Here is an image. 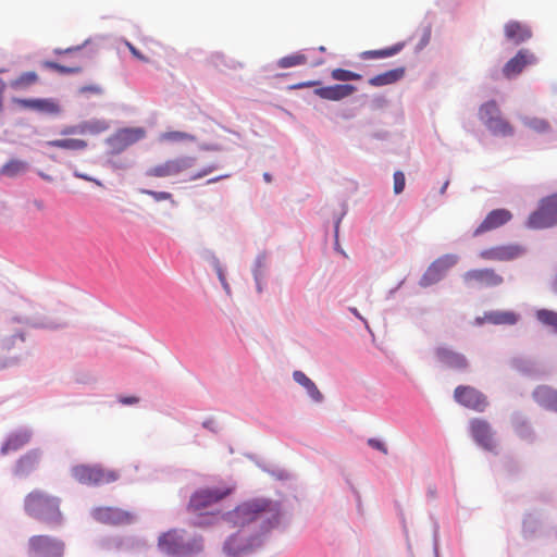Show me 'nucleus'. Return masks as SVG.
<instances>
[{
    "label": "nucleus",
    "mask_w": 557,
    "mask_h": 557,
    "mask_svg": "<svg viewBox=\"0 0 557 557\" xmlns=\"http://www.w3.org/2000/svg\"><path fill=\"white\" fill-rule=\"evenodd\" d=\"M25 513L49 527H59L63 522L61 498L42 488H34L23 500Z\"/></svg>",
    "instance_id": "f257e3e1"
},
{
    "label": "nucleus",
    "mask_w": 557,
    "mask_h": 557,
    "mask_svg": "<svg viewBox=\"0 0 557 557\" xmlns=\"http://www.w3.org/2000/svg\"><path fill=\"white\" fill-rule=\"evenodd\" d=\"M282 510L277 502L257 498L246 504V524L252 530L260 529L267 533L277 527L281 520Z\"/></svg>",
    "instance_id": "f03ea898"
},
{
    "label": "nucleus",
    "mask_w": 557,
    "mask_h": 557,
    "mask_svg": "<svg viewBox=\"0 0 557 557\" xmlns=\"http://www.w3.org/2000/svg\"><path fill=\"white\" fill-rule=\"evenodd\" d=\"M195 158L189 156H182L174 159L166 160L163 163L149 168L145 175L154 178H165L172 176L187 175L188 181H195L206 176L210 170L193 171Z\"/></svg>",
    "instance_id": "7ed1b4c3"
},
{
    "label": "nucleus",
    "mask_w": 557,
    "mask_h": 557,
    "mask_svg": "<svg viewBox=\"0 0 557 557\" xmlns=\"http://www.w3.org/2000/svg\"><path fill=\"white\" fill-rule=\"evenodd\" d=\"M71 473L76 481L87 485L109 484L119 479L116 471L100 466L78 465L72 468Z\"/></svg>",
    "instance_id": "20e7f679"
},
{
    "label": "nucleus",
    "mask_w": 557,
    "mask_h": 557,
    "mask_svg": "<svg viewBox=\"0 0 557 557\" xmlns=\"http://www.w3.org/2000/svg\"><path fill=\"white\" fill-rule=\"evenodd\" d=\"M233 487H207L195 492L189 500L188 509L199 516L207 513L211 506L219 503L233 492Z\"/></svg>",
    "instance_id": "39448f33"
},
{
    "label": "nucleus",
    "mask_w": 557,
    "mask_h": 557,
    "mask_svg": "<svg viewBox=\"0 0 557 557\" xmlns=\"http://www.w3.org/2000/svg\"><path fill=\"white\" fill-rule=\"evenodd\" d=\"M527 225L531 228H547L557 225V193L543 198L532 212Z\"/></svg>",
    "instance_id": "423d86ee"
},
{
    "label": "nucleus",
    "mask_w": 557,
    "mask_h": 557,
    "mask_svg": "<svg viewBox=\"0 0 557 557\" xmlns=\"http://www.w3.org/2000/svg\"><path fill=\"white\" fill-rule=\"evenodd\" d=\"M28 554L34 557H63L64 543L49 535H33L28 540Z\"/></svg>",
    "instance_id": "0eeeda50"
},
{
    "label": "nucleus",
    "mask_w": 557,
    "mask_h": 557,
    "mask_svg": "<svg viewBox=\"0 0 557 557\" xmlns=\"http://www.w3.org/2000/svg\"><path fill=\"white\" fill-rule=\"evenodd\" d=\"M455 400L473 411L483 412L487 406V397L478 388L470 385H459L454 391Z\"/></svg>",
    "instance_id": "6e6552de"
},
{
    "label": "nucleus",
    "mask_w": 557,
    "mask_h": 557,
    "mask_svg": "<svg viewBox=\"0 0 557 557\" xmlns=\"http://www.w3.org/2000/svg\"><path fill=\"white\" fill-rule=\"evenodd\" d=\"M146 132L141 127L122 128L114 133L107 139L109 146V153L112 156L119 154L129 146L143 139Z\"/></svg>",
    "instance_id": "1a4fd4ad"
},
{
    "label": "nucleus",
    "mask_w": 557,
    "mask_h": 557,
    "mask_svg": "<svg viewBox=\"0 0 557 557\" xmlns=\"http://www.w3.org/2000/svg\"><path fill=\"white\" fill-rule=\"evenodd\" d=\"M462 280L469 287H496L504 282L503 276L491 268L469 270Z\"/></svg>",
    "instance_id": "9d476101"
},
{
    "label": "nucleus",
    "mask_w": 557,
    "mask_h": 557,
    "mask_svg": "<svg viewBox=\"0 0 557 557\" xmlns=\"http://www.w3.org/2000/svg\"><path fill=\"white\" fill-rule=\"evenodd\" d=\"M525 248L518 244L499 245L480 251L479 256L485 261H512L520 258Z\"/></svg>",
    "instance_id": "9b49d317"
},
{
    "label": "nucleus",
    "mask_w": 557,
    "mask_h": 557,
    "mask_svg": "<svg viewBox=\"0 0 557 557\" xmlns=\"http://www.w3.org/2000/svg\"><path fill=\"white\" fill-rule=\"evenodd\" d=\"M470 433L475 443L483 449L494 451L496 448V441L491 424L484 420L474 418L469 423Z\"/></svg>",
    "instance_id": "f8f14e48"
},
{
    "label": "nucleus",
    "mask_w": 557,
    "mask_h": 557,
    "mask_svg": "<svg viewBox=\"0 0 557 557\" xmlns=\"http://www.w3.org/2000/svg\"><path fill=\"white\" fill-rule=\"evenodd\" d=\"M457 263V257L454 255H445L436 259L425 271L421 277L420 285L423 287L433 285L441 281L445 273Z\"/></svg>",
    "instance_id": "ddd939ff"
},
{
    "label": "nucleus",
    "mask_w": 557,
    "mask_h": 557,
    "mask_svg": "<svg viewBox=\"0 0 557 557\" xmlns=\"http://www.w3.org/2000/svg\"><path fill=\"white\" fill-rule=\"evenodd\" d=\"M92 516L99 522L113 525L127 524L134 520L132 512L115 507L96 508Z\"/></svg>",
    "instance_id": "4468645a"
},
{
    "label": "nucleus",
    "mask_w": 557,
    "mask_h": 557,
    "mask_svg": "<svg viewBox=\"0 0 557 557\" xmlns=\"http://www.w3.org/2000/svg\"><path fill=\"white\" fill-rule=\"evenodd\" d=\"M536 57L528 49L519 50L515 57L506 62L503 67V74L507 78L519 75L525 66L536 63Z\"/></svg>",
    "instance_id": "2eb2a0df"
},
{
    "label": "nucleus",
    "mask_w": 557,
    "mask_h": 557,
    "mask_svg": "<svg viewBox=\"0 0 557 557\" xmlns=\"http://www.w3.org/2000/svg\"><path fill=\"white\" fill-rule=\"evenodd\" d=\"M22 109L33 110L39 113L58 115L61 112L60 104L58 101L51 98H38V99H14Z\"/></svg>",
    "instance_id": "dca6fc26"
},
{
    "label": "nucleus",
    "mask_w": 557,
    "mask_h": 557,
    "mask_svg": "<svg viewBox=\"0 0 557 557\" xmlns=\"http://www.w3.org/2000/svg\"><path fill=\"white\" fill-rule=\"evenodd\" d=\"M512 218V214L507 209H495L487 213L485 219L481 222V224L473 232L474 236H479L483 233L493 231L498 228L509 222Z\"/></svg>",
    "instance_id": "f3484780"
},
{
    "label": "nucleus",
    "mask_w": 557,
    "mask_h": 557,
    "mask_svg": "<svg viewBox=\"0 0 557 557\" xmlns=\"http://www.w3.org/2000/svg\"><path fill=\"white\" fill-rule=\"evenodd\" d=\"M520 315L515 311L493 310L485 312L482 317L475 319L478 325L490 323L494 325H515L518 323Z\"/></svg>",
    "instance_id": "a211bd4d"
},
{
    "label": "nucleus",
    "mask_w": 557,
    "mask_h": 557,
    "mask_svg": "<svg viewBox=\"0 0 557 557\" xmlns=\"http://www.w3.org/2000/svg\"><path fill=\"white\" fill-rule=\"evenodd\" d=\"M41 453L37 449L29 450L16 462L14 474L20 478H27L39 469Z\"/></svg>",
    "instance_id": "6ab92c4d"
},
{
    "label": "nucleus",
    "mask_w": 557,
    "mask_h": 557,
    "mask_svg": "<svg viewBox=\"0 0 557 557\" xmlns=\"http://www.w3.org/2000/svg\"><path fill=\"white\" fill-rule=\"evenodd\" d=\"M504 33L507 40L520 45L532 37L531 28L518 21H510L505 24Z\"/></svg>",
    "instance_id": "aec40b11"
},
{
    "label": "nucleus",
    "mask_w": 557,
    "mask_h": 557,
    "mask_svg": "<svg viewBox=\"0 0 557 557\" xmlns=\"http://www.w3.org/2000/svg\"><path fill=\"white\" fill-rule=\"evenodd\" d=\"M356 87L349 84L333 85L315 89V95L320 98L331 101H339L351 96L356 91Z\"/></svg>",
    "instance_id": "412c9836"
},
{
    "label": "nucleus",
    "mask_w": 557,
    "mask_h": 557,
    "mask_svg": "<svg viewBox=\"0 0 557 557\" xmlns=\"http://www.w3.org/2000/svg\"><path fill=\"white\" fill-rule=\"evenodd\" d=\"M436 356L441 362L445 366L456 369V370H466L469 366L468 360L465 355L451 350L449 348L440 347L436 349Z\"/></svg>",
    "instance_id": "4be33fe9"
},
{
    "label": "nucleus",
    "mask_w": 557,
    "mask_h": 557,
    "mask_svg": "<svg viewBox=\"0 0 557 557\" xmlns=\"http://www.w3.org/2000/svg\"><path fill=\"white\" fill-rule=\"evenodd\" d=\"M159 547L169 555H176L183 552L182 537L176 531H170L159 537Z\"/></svg>",
    "instance_id": "5701e85b"
},
{
    "label": "nucleus",
    "mask_w": 557,
    "mask_h": 557,
    "mask_svg": "<svg viewBox=\"0 0 557 557\" xmlns=\"http://www.w3.org/2000/svg\"><path fill=\"white\" fill-rule=\"evenodd\" d=\"M535 401L546 409L557 411V392L548 386H539L533 392Z\"/></svg>",
    "instance_id": "b1692460"
},
{
    "label": "nucleus",
    "mask_w": 557,
    "mask_h": 557,
    "mask_svg": "<svg viewBox=\"0 0 557 557\" xmlns=\"http://www.w3.org/2000/svg\"><path fill=\"white\" fill-rule=\"evenodd\" d=\"M405 75L404 67H397L384 73L377 74L369 79V84L373 87H381L386 85H392L399 79H401Z\"/></svg>",
    "instance_id": "393cba45"
},
{
    "label": "nucleus",
    "mask_w": 557,
    "mask_h": 557,
    "mask_svg": "<svg viewBox=\"0 0 557 557\" xmlns=\"http://www.w3.org/2000/svg\"><path fill=\"white\" fill-rule=\"evenodd\" d=\"M294 380L301 385L308 393V395L317 403L322 401L323 395L317 387L313 381H311L304 372L295 371L293 373Z\"/></svg>",
    "instance_id": "a878e982"
},
{
    "label": "nucleus",
    "mask_w": 557,
    "mask_h": 557,
    "mask_svg": "<svg viewBox=\"0 0 557 557\" xmlns=\"http://www.w3.org/2000/svg\"><path fill=\"white\" fill-rule=\"evenodd\" d=\"M29 441V434L27 432H21L12 434L8 437L5 443L1 447V453L3 455L15 451L26 445Z\"/></svg>",
    "instance_id": "bb28decb"
},
{
    "label": "nucleus",
    "mask_w": 557,
    "mask_h": 557,
    "mask_svg": "<svg viewBox=\"0 0 557 557\" xmlns=\"http://www.w3.org/2000/svg\"><path fill=\"white\" fill-rule=\"evenodd\" d=\"M404 47L405 44L398 42L384 49L363 51L361 58L364 60L389 58L400 52Z\"/></svg>",
    "instance_id": "cd10ccee"
},
{
    "label": "nucleus",
    "mask_w": 557,
    "mask_h": 557,
    "mask_svg": "<svg viewBox=\"0 0 557 557\" xmlns=\"http://www.w3.org/2000/svg\"><path fill=\"white\" fill-rule=\"evenodd\" d=\"M244 550V536L240 531L230 536L224 544V552L227 557H240Z\"/></svg>",
    "instance_id": "c85d7f7f"
},
{
    "label": "nucleus",
    "mask_w": 557,
    "mask_h": 557,
    "mask_svg": "<svg viewBox=\"0 0 557 557\" xmlns=\"http://www.w3.org/2000/svg\"><path fill=\"white\" fill-rule=\"evenodd\" d=\"M47 146L65 149V150H84L87 147V141L77 138H64V139H54L47 141Z\"/></svg>",
    "instance_id": "c756f323"
},
{
    "label": "nucleus",
    "mask_w": 557,
    "mask_h": 557,
    "mask_svg": "<svg viewBox=\"0 0 557 557\" xmlns=\"http://www.w3.org/2000/svg\"><path fill=\"white\" fill-rule=\"evenodd\" d=\"M534 315L539 323L557 333V311L543 308L537 309Z\"/></svg>",
    "instance_id": "7c9ffc66"
},
{
    "label": "nucleus",
    "mask_w": 557,
    "mask_h": 557,
    "mask_svg": "<svg viewBox=\"0 0 557 557\" xmlns=\"http://www.w3.org/2000/svg\"><path fill=\"white\" fill-rule=\"evenodd\" d=\"M486 127L490 132L497 136L506 137L513 135V127L507 120L502 116V114L488 123Z\"/></svg>",
    "instance_id": "2f4dec72"
},
{
    "label": "nucleus",
    "mask_w": 557,
    "mask_h": 557,
    "mask_svg": "<svg viewBox=\"0 0 557 557\" xmlns=\"http://www.w3.org/2000/svg\"><path fill=\"white\" fill-rule=\"evenodd\" d=\"M500 114L502 112L495 100L483 103L479 109V117L485 126Z\"/></svg>",
    "instance_id": "473e14b6"
},
{
    "label": "nucleus",
    "mask_w": 557,
    "mask_h": 557,
    "mask_svg": "<svg viewBox=\"0 0 557 557\" xmlns=\"http://www.w3.org/2000/svg\"><path fill=\"white\" fill-rule=\"evenodd\" d=\"M522 123L524 126L539 134H546L552 129L549 122L543 117L524 116L522 117Z\"/></svg>",
    "instance_id": "72a5a7b5"
},
{
    "label": "nucleus",
    "mask_w": 557,
    "mask_h": 557,
    "mask_svg": "<svg viewBox=\"0 0 557 557\" xmlns=\"http://www.w3.org/2000/svg\"><path fill=\"white\" fill-rule=\"evenodd\" d=\"M38 81L39 77L36 72H24L11 82V87L14 89H27L28 87L35 85Z\"/></svg>",
    "instance_id": "f704fd0d"
},
{
    "label": "nucleus",
    "mask_w": 557,
    "mask_h": 557,
    "mask_svg": "<svg viewBox=\"0 0 557 557\" xmlns=\"http://www.w3.org/2000/svg\"><path fill=\"white\" fill-rule=\"evenodd\" d=\"M27 168L26 162L17 159H12L2 165L0 173L8 177H14L23 173Z\"/></svg>",
    "instance_id": "c9c22d12"
},
{
    "label": "nucleus",
    "mask_w": 557,
    "mask_h": 557,
    "mask_svg": "<svg viewBox=\"0 0 557 557\" xmlns=\"http://www.w3.org/2000/svg\"><path fill=\"white\" fill-rule=\"evenodd\" d=\"M82 134L97 135L109 129V123L104 120H91L81 123Z\"/></svg>",
    "instance_id": "e433bc0d"
},
{
    "label": "nucleus",
    "mask_w": 557,
    "mask_h": 557,
    "mask_svg": "<svg viewBox=\"0 0 557 557\" xmlns=\"http://www.w3.org/2000/svg\"><path fill=\"white\" fill-rule=\"evenodd\" d=\"M307 61H308V58L304 53L297 52V53L281 58L277 61V66L281 69L300 66V65H305L307 63Z\"/></svg>",
    "instance_id": "4c0bfd02"
},
{
    "label": "nucleus",
    "mask_w": 557,
    "mask_h": 557,
    "mask_svg": "<svg viewBox=\"0 0 557 557\" xmlns=\"http://www.w3.org/2000/svg\"><path fill=\"white\" fill-rule=\"evenodd\" d=\"M42 66L49 70H53L60 74H75L82 71V66L79 63H74L72 65H63L53 61H44Z\"/></svg>",
    "instance_id": "58836bf2"
},
{
    "label": "nucleus",
    "mask_w": 557,
    "mask_h": 557,
    "mask_svg": "<svg viewBox=\"0 0 557 557\" xmlns=\"http://www.w3.org/2000/svg\"><path fill=\"white\" fill-rule=\"evenodd\" d=\"M331 76L333 79L339 82L360 81L362 78L360 74L345 69H334L331 72Z\"/></svg>",
    "instance_id": "ea45409f"
},
{
    "label": "nucleus",
    "mask_w": 557,
    "mask_h": 557,
    "mask_svg": "<svg viewBox=\"0 0 557 557\" xmlns=\"http://www.w3.org/2000/svg\"><path fill=\"white\" fill-rule=\"evenodd\" d=\"M222 519L232 527H240L244 523V512L240 507H236L233 511L224 515Z\"/></svg>",
    "instance_id": "a19ab883"
},
{
    "label": "nucleus",
    "mask_w": 557,
    "mask_h": 557,
    "mask_svg": "<svg viewBox=\"0 0 557 557\" xmlns=\"http://www.w3.org/2000/svg\"><path fill=\"white\" fill-rule=\"evenodd\" d=\"M162 140L166 141H186V140H195V137L185 132H166L161 136Z\"/></svg>",
    "instance_id": "79ce46f5"
},
{
    "label": "nucleus",
    "mask_w": 557,
    "mask_h": 557,
    "mask_svg": "<svg viewBox=\"0 0 557 557\" xmlns=\"http://www.w3.org/2000/svg\"><path fill=\"white\" fill-rule=\"evenodd\" d=\"M405 174L401 171H396L394 173V193L400 194L405 188Z\"/></svg>",
    "instance_id": "37998d69"
},
{
    "label": "nucleus",
    "mask_w": 557,
    "mask_h": 557,
    "mask_svg": "<svg viewBox=\"0 0 557 557\" xmlns=\"http://www.w3.org/2000/svg\"><path fill=\"white\" fill-rule=\"evenodd\" d=\"M141 193L151 196L156 201L172 199V194H170L168 191H154V190L143 189Z\"/></svg>",
    "instance_id": "c03bdc74"
},
{
    "label": "nucleus",
    "mask_w": 557,
    "mask_h": 557,
    "mask_svg": "<svg viewBox=\"0 0 557 557\" xmlns=\"http://www.w3.org/2000/svg\"><path fill=\"white\" fill-rule=\"evenodd\" d=\"M103 92V89L101 86L92 84V85H85L79 88V94L86 95V94H92V95H101Z\"/></svg>",
    "instance_id": "a18cd8bd"
},
{
    "label": "nucleus",
    "mask_w": 557,
    "mask_h": 557,
    "mask_svg": "<svg viewBox=\"0 0 557 557\" xmlns=\"http://www.w3.org/2000/svg\"><path fill=\"white\" fill-rule=\"evenodd\" d=\"M213 264H214L216 274L219 276V280L222 283L224 289L226 290V293H230V287H228V284L225 281V275H224L223 269L221 268L219 261L215 258L213 260Z\"/></svg>",
    "instance_id": "49530a36"
},
{
    "label": "nucleus",
    "mask_w": 557,
    "mask_h": 557,
    "mask_svg": "<svg viewBox=\"0 0 557 557\" xmlns=\"http://www.w3.org/2000/svg\"><path fill=\"white\" fill-rule=\"evenodd\" d=\"M368 445L374 449L382 451L384 455H387V453H388L386 445L376 438H369Z\"/></svg>",
    "instance_id": "de8ad7c7"
},
{
    "label": "nucleus",
    "mask_w": 557,
    "mask_h": 557,
    "mask_svg": "<svg viewBox=\"0 0 557 557\" xmlns=\"http://www.w3.org/2000/svg\"><path fill=\"white\" fill-rule=\"evenodd\" d=\"M126 47L134 58L139 61L148 62L149 60L131 42L126 41Z\"/></svg>",
    "instance_id": "09e8293b"
},
{
    "label": "nucleus",
    "mask_w": 557,
    "mask_h": 557,
    "mask_svg": "<svg viewBox=\"0 0 557 557\" xmlns=\"http://www.w3.org/2000/svg\"><path fill=\"white\" fill-rule=\"evenodd\" d=\"M61 135H72V134H82V125H72L64 127L61 132Z\"/></svg>",
    "instance_id": "8fccbe9b"
},
{
    "label": "nucleus",
    "mask_w": 557,
    "mask_h": 557,
    "mask_svg": "<svg viewBox=\"0 0 557 557\" xmlns=\"http://www.w3.org/2000/svg\"><path fill=\"white\" fill-rule=\"evenodd\" d=\"M4 72H5L4 69H0V74L4 73ZM5 88H7L5 82L2 78H0V113L3 110V95H4V91H5Z\"/></svg>",
    "instance_id": "3c124183"
},
{
    "label": "nucleus",
    "mask_w": 557,
    "mask_h": 557,
    "mask_svg": "<svg viewBox=\"0 0 557 557\" xmlns=\"http://www.w3.org/2000/svg\"><path fill=\"white\" fill-rule=\"evenodd\" d=\"M264 257H261L257 260V267L253 271L255 273V277H256V281H257V284H259V278H260V275H261V272H260V268H264Z\"/></svg>",
    "instance_id": "603ef678"
},
{
    "label": "nucleus",
    "mask_w": 557,
    "mask_h": 557,
    "mask_svg": "<svg viewBox=\"0 0 557 557\" xmlns=\"http://www.w3.org/2000/svg\"><path fill=\"white\" fill-rule=\"evenodd\" d=\"M75 176L78 177V178H82V180H85V181H88V182H92L95 184H97L98 186H102V183L94 177H90L86 174H83V173H78V172H75Z\"/></svg>",
    "instance_id": "864d4df0"
},
{
    "label": "nucleus",
    "mask_w": 557,
    "mask_h": 557,
    "mask_svg": "<svg viewBox=\"0 0 557 557\" xmlns=\"http://www.w3.org/2000/svg\"><path fill=\"white\" fill-rule=\"evenodd\" d=\"M120 403H122V404H124V405H133V404L138 403V398H137V397H134V396H131V397H122V398H120Z\"/></svg>",
    "instance_id": "5fc2aeb1"
},
{
    "label": "nucleus",
    "mask_w": 557,
    "mask_h": 557,
    "mask_svg": "<svg viewBox=\"0 0 557 557\" xmlns=\"http://www.w3.org/2000/svg\"><path fill=\"white\" fill-rule=\"evenodd\" d=\"M77 50H79L78 47L77 48H69V49H66L64 51L63 50H55V53H69V52L77 51Z\"/></svg>",
    "instance_id": "6e6d98bb"
},
{
    "label": "nucleus",
    "mask_w": 557,
    "mask_h": 557,
    "mask_svg": "<svg viewBox=\"0 0 557 557\" xmlns=\"http://www.w3.org/2000/svg\"><path fill=\"white\" fill-rule=\"evenodd\" d=\"M214 424L213 420L205 421L203 426L210 430H213L212 425Z\"/></svg>",
    "instance_id": "4d7b16f0"
},
{
    "label": "nucleus",
    "mask_w": 557,
    "mask_h": 557,
    "mask_svg": "<svg viewBox=\"0 0 557 557\" xmlns=\"http://www.w3.org/2000/svg\"><path fill=\"white\" fill-rule=\"evenodd\" d=\"M448 185H449V181H446V182L443 184V186H442V188H441V190H440V193H441L442 195L446 191V188L448 187Z\"/></svg>",
    "instance_id": "13d9d810"
},
{
    "label": "nucleus",
    "mask_w": 557,
    "mask_h": 557,
    "mask_svg": "<svg viewBox=\"0 0 557 557\" xmlns=\"http://www.w3.org/2000/svg\"><path fill=\"white\" fill-rule=\"evenodd\" d=\"M263 178L265 180V182L270 183L271 182V175L269 173H264L263 174Z\"/></svg>",
    "instance_id": "bf43d9fd"
},
{
    "label": "nucleus",
    "mask_w": 557,
    "mask_h": 557,
    "mask_svg": "<svg viewBox=\"0 0 557 557\" xmlns=\"http://www.w3.org/2000/svg\"><path fill=\"white\" fill-rule=\"evenodd\" d=\"M553 289L557 294V275H556V277L554 280V283H553Z\"/></svg>",
    "instance_id": "052dcab7"
},
{
    "label": "nucleus",
    "mask_w": 557,
    "mask_h": 557,
    "mask_svg": "<svg viewBox=\"0 0 557 557\" xmlns=\"http://www.w3.org/2000/svg\"><path fill=\"white\" fill-rule=\"evenodd\" d=\"M315 84H317L315 82H310V83L302 84L301 86H313Z\"/></svg>",
    "instance_id": "680f3d73"
},
{
    "label": "nucleus",
    "mask_w": 557,
    "mask_h": 557,
    "mask_svg": "<svg viewBox=\"0 0 557 557\" xmlns=\"http://www.w3.org/2000/svg\"><path fill=\"white\" fill-rule=\"evenodd\" d=\"M195 524H196V525H199V527L205 525V523H203L202 521H197V522H195Z\"/></svg>",
    "instance_id": "e2e57ef3"
},
{
    "label": "nucleus",
    "mask_w": 557,
    "mask_h": 557,
    "mask_svg": "<svg viewBox=\"0 0 557 557\" xmlns=\"http://www.w3.org/2000/svg\"><path fill=\"white\" fill-rule=\"evenodd\" d=\"M261 545V540L257 539L256 540V546H260Z\"/></svg>",
    "instance_id": "0e129e2a"
}]
</instances>
